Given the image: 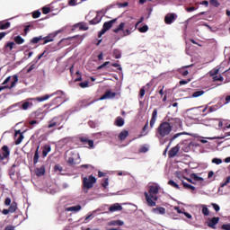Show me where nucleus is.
<instances>
[{
	"mask_svg": "<svg viewBox=\"0 0 230 230\" xmlns=\"http://www.w3.org/2000/svg\"><path fill=\"white\" fill-rule=\"evenodd\" d=\"M53 96H55V93L45 94L41 97L29 98L23 101L22 102L18 103V106L22 111H28V109H31V107H33V102H46V100H49V98H53Z\"/></svg>",
	"mask_w": 230,
	"mask_h": 230,
	"instance_id": "nucleus-1",
	"label": "nucleus"
},
{
	"mask_svg": "<svg viewBox=\"0 0 230 230\" xmlns=\"http://www.w3.org/2000/svg\"><path fill=\"white\" fill-rule=\"evenodd\" d=\"M157 193H159V187L154 185L149 186V194L148 192L144 193L147 206L150 208L155 207V202L158 199Z\"/></svg>",
	"mask_w": 230,
	"mask_h": 230,
	"instance_id": "nucleus-2",
	"label": "nucleus"
},
{
	"mask_svg": "<svg viewBox=\"0 0 230 230\" xmlns=\"http://www.w3.org/2000/svg\"><path fill=\"white\" fill-rule=\"evenodd\" d=\"M171 132H172V126H170L168 122L164 121L156 128L155 136L159 139H163V137H166V136H170Z\"/></svg>",
	"mask_w": 230,
	"mask_h": 230,
	"instance_id": "nucleus-3",
	"label": "nucleus"
},
{
	"mask_svg": "<svg viewBox=\"0 0 230 230\" xmlns=\"http://www.w3.org/2000/svg\"><path fill=\"white\" fill-rule=\"evenodd\" d=\"M96 184V177L89 175L88 177L83 178V190L84 193H89V190Z\"/></svg>",
	"mask_w": 230,
	"mask_h": 230,
	"instance_id": "nucleus-4",
	"label": "nucleus"
},
{
	"mask_svg": "<svg viewBox=\"0 0 230 230\" xmlns=\"http://www.w3.org/2000/svg\"><path fill=\"white\" fill-rule=\"evenodd\" d=\"M12 80V76L6 77V79L2 83V86H0V93L4 91V89H13L15 85H17V82H19V76L17 75H13V82L11 85H6Z\"/></svg>",
	"mask_w": 230,
	"mask_h": 230,
	"instance_id": "nucleus-5",
	"label": "nucleus"
},
{
	"mask_svg": "<svg viewBox=\"0 0 230 230\" xmlns=\"http://www.w3.org/2000/svg\"><path fill=\"white\" fill-rule=\"evenodd\" d=\"M62 123H64V117H54L51 120H49L48 128H55V127H58V130H62V128H64V126H60Z\"/></svg>",
	"mask_w": 230,
	"mask_h": 230,
	"instance_id": "nucleus-6",
	"label": "nucleus"
},
{
	"mask_svg": "<svg viewBox=\"0 0 230 230\" xmlns=\"http://www.w3.org/2000/svg\"><path fill=\"white\" fill-rule=\"evenodd\" d=\"M125 28H128V30H133V31H136L134 22H120L119 25L113 30V32L119 33V31H123Z\"/></svg>",
	"mask_w": 230,
	"mask_h": 230,
	"instance_id": "nucleus-7",
	"label": "nucleus"
},
{
	"mask_svg": "<svg viewBox=\"0 0 230 230\" xmlns=\"http://www.w3.org/2000/svg\"><path fill=\"white\" fill-rule=\"evenodd\" d=\"M111 66L112 67H116L117 71H123L121 65H119L118 63H111V61L104 62L102 65L97 66V69H98V71H100L101 69H109V67H111Z\"/></svg>",
	"mask_w": 230,
	"mask_h": 230,
	"instance_id": "nucleus-8",
	"label": "nucleus"
},
{
	"mask_svg": "<svg viewBox=\"0 0 230 230\" xmlns=\"http://www.w3.org/2000/svg\"><path fill=\"white\" fill-rule=\"evenodd\" d=\"M166 123H168V125H170L171 129L179 128V127H182V121H181V119H179V118L168 119Z\"/></svg>",
	"mask_w": 230,
	"mask_h": 230,
	"instance_id": "nucleus-9",
	"label": "nucleus"
},
{
	"mask_svg": "<svg viewBox=\"0 0 230 230\" xmlns=\"http://www.w3.org/2000/svg\"><path fill=\"white\" fill-rule=\"evenodd\" d=\"M54 96L58 95L55 99L51 101V105H56V107H60L62 103V94H64V92L62 91H57L56 93H53Z\"/></svg>",
	"mask_w": 230,
	"mask_h": 230,
	"instance_id": "nucleus-10",
	"label": "nucleus"
},
{
	"mask_svg": "<svg viewBox=\"0 0 230 230\" xmlns=\"http://www.w3.org/2000/svg\"><path fill=\"white\" fill-rule=\"evenodd\" d=\"M175 21H177V15L175 13H169L164 17L165 24H172V22Z\"/></svg>",
	"mask_w": 230,
	"mask_h": 230,
	"instance_id": "nucleus-11",
	"label": "nucleus"
},
{
	"mask_svg": "<svg viewBox=\"0 0 230 230\" xmlns=\"http://www.w3.org/2000/svg\"><path fill=\"white\" fill-rule=\"evenodd\" d=\"M10 157V149L8 146H4L2 147V155L0 154V161H4V159H8Z\"/></svg>",
	"mask_w": 230,
	"mask_h": 230,
	"instance_id": "nucleus-12",
	"label": "nucleus"
},
{
	"mask_svg": "<svg viewBox=\"0 0 230 230\" xmlns=\"http://www.w3.org/2000/svg\"><path fill=\"white\" fill-rule=\"evenodd\" d=\"M218 222H220V217L208 218V226L210 227V229H217V224H218Z\"/></svg>",
	"mask_w": 230,
	"mask_h": 230,
	"instance_id": "nucleus-13",
	"label": "nucleus"
},
{
	"mask_svg": "<svg viewBox=\"0 0 230 230\" xmlns=\"http://www.w3.org/2000/svg\"><path fill=\"white\" fill-rule=\"evenodd\" d=\"M14 137H16L15 145H21V143H22V139H24V135H22L21 129H19L15 131Z\"/></svg>",
	"mask_w": 230,
	"mask_h": 230,
	"instance_id": "nucleus-14",
	"label": "nucleus"
},
{
	"mask_svg": "<svg viewBox=\"0 0 230 230\" xmlns=\"http://www.w3.org/2000/svg\"><path fill=\"white\" fill-rule=\"evenodd\" d=\"M111 98H116V93H112L111 90H108L101 96L100 100H110Z\"/></svg>",
	"mask_w": 230,
	"mask_h": 230,
	"instance_id": "nucleus-15",
	"label": "nucleus"
},
{
	"mask_svg": "<svg viewBox=\"0 0 230 230\" xmlns=\"http://www.w3.org/2000/svg\"><path fill=\"white\" fill-rule=\"evenodd\" d=\"M79 141H81V143H83L84 145H88L90 148L94 147V141L90 140L89 138H87V137H81L79 138Z\"/></svg>",
	"mask_w": 230,
	"mask_h": 230,
	"instance_id": "nucleus-16",
	"label": "nucleus"
},
{
	"mask_svg": "<svg viewBox=\"0 0 230 230\" xmlns=\"http://www.w3.org/2000/svg\"><path fill=\"white\" fill-rule=\"evenodd\" d=\"M118 21V18L112 19L109 22H106L103 23L102 28L104 30H106V31H109V30H111V28H112V26L115 24V22Z\"/></svg>",
	"mask_w": 230,
	"mask_h": 230,
	"instance_id": "nucleus-17",
	"label": "nucleus"
},
{
	"mask_svg": "<svg viewBox=\"0 0 230 230\" xmlns=\"http://www.w3.org/2000/svg\"><path fill=\"white\" fill-rule=\"evenodd\" d=\"M157 121V109H155L153 111L151 119H150V128H154V125H155V122Z\"/></svg>",
	"mask_w": 230,
	"mask_h": 230,
	"instance_id": "nucleus-18",
	"label": "nucleus"
},
{
	"mask_svg": "<svg viewBox=\"0 0 230 230\" xmlns=\"http://www.w3.org/2000/svg\"><path fill=\"white\" fill-rule=\"evenodd\" d=\"M179 150H181V146H179V145H177L176 146L170 149V151L168 153V156L175 157V155H177V154H179Z\"/></svg>",
	"mask_w": 230,
	"mask_h": 230,
	"instance_id": "nucleus-19",
	"label": "nucleus"
},
{
	"mask_svg": "<svg viewBox=\"0 0 230 230\" xmlns=\"http://www.w3.org/2000/svg\"><path fill=\"white\" fill-rule=\"evenodd\" d=\"M121 209H123V207L119 203H115L110 207L109 211H111V213H114V211H121Z\"/></svg>",
	"mask_w": 230,
	"mask_h": 230,
	"instance_id": "nucleus-20",
	"label": "nucleus"
},
{
	"mask_svg": "<svg viewBox=\"0 0 230 230\" xmlns=\"http://www.w3.org/2000/svg\"><path fill=\"white\" fill-rule=\"evenodd\" d=\"M148 132H150V130H148V120H146L145 126L142 128L141 134L138 135V137H143L144 136H148Z\"/></svg>",
	"mask_w": 230,
	"mask_h": 230,
	"instance_id": "nucleus-21",
	"label": "nucleus"
},
{
	"mask_svg": "<svg viewBox=\"0 0 230 230\" xmlns=\"http://www.w3.org/2000/svg\"><path fill=\"white\" fill-rule=\"evenodd\" d=\"M153 213H155V215H166V208L163 207H158L153 208Z\"/></svg>",
	"mask_w": 230,
	"mask_h": 230,
	"instance_id": "nucleus-22",
	"label": "nucleus"
},
{
	"mask_svg": "<svg viewBox=\"0 0 230 230\" xmlns=\"http://www.w3.org/2000/svg\"><path fill=\"white\" fill-rule=\"evenodd\" d=\"M49 152H51V146L45 145L42 147V157H48V154H49Z\"/></svg>",
	"mask_w": 230,
	"mask_h": 230,
	"instance_id": "nucleus-23",
	"label": "nucleus"
},
{
	"mask_svg": "<svg viewBox=\"0 0 230 230\" xmlns=\"http://www.w3.org/2000/svg\"><path fill=\"white\" fill-rule=\"evenodd\" d=\"M80 163V157L77 156V158L69 157L67 160V164H70V166H75V164H78Z\"/></svg>",
	"mask_w": 230,
	"mask_h": 230,
	"instance_id": "nucleus-24",
	"label": "nucleus"
},
{
	"mask_svg": "<svg viewBox=\"0 0 230 230\" xmlns=\"http://www.w3.org/2000/svg\"><path fill=\"white\" fill-rule=\"evenodd\" d=\"M40 148V146H38L37 148H36V151L34 153L33 164H37V163H39V159H40V155L39 153Z\"/></svg>",
	"mask_w": 230,
	"mask_h": 230,
	"instance_id": "nucleus-25",
	"label": "nucleus"
},
{
	"mask_svg": "<svg viewBox=\"0 0 230 230\" xmlns=\"http://www.w3.org/2000/svg\"><path fill=\"white\" fill-rule=\"evenodd\" d=\"M74 28H78L80 31H87V30H89V27L87 26V24L82 23V22L75 24Z\"/></svg>",
	"mask_w": 230,
	"mask_h": 230,
	"instance_id": "nucleus-26",
	"label": "nucleus"
},
{
	"mask_svg": "<svg viewBox=\"0 0 230 230\" xmlns=\"http://www.w3.org/2000/svg\"><path fill=\"white\" fill-rule=\"evenodd\" d=\"M126 137H128V130L123 129L119 134V139L120 141H125Z\"/></svg>",
	"mask_w": 230,
	"mask_h": 230,
	"instance_id": "nucleus-27",
	"label": "nucleus"
},
{
	"mask_svg": "<svg viewBox=\"0 0 230 230\" xmlns=\"http://www.w3.org/2000/svg\"><path fill=\"white\" fill-rule=\"evenodd\" d=\"M45 173H46V168L44 166H41L36 169V175L38 177H42V175H45Z\"/></svg>",
	"mask_w": 230,
	"mask_h": 230,
	"instance_id": "nucleus-28",
	"label": "nucleus"
},
{
	"mask_svg": "<svg viewBox=\"0 0 230 230\" xmlns=\"http://www.w3.org/2000/svg\"><path fill=\"white\" fill-rule=\"evenodd\" d=\"M115 125L117 127H123V125H125V119L121 117H117L115 119Z\"/></svg>",
	"mask_w": 230,
	"mask_h": 230,
	"instance_id": "nucleus-29",
	"label": "nucleus"
},
{
	"mask_svg": "<svg viewBox=\"0 0 230 230\" xmlns=\"http://www.w3.org/2000/svg\"><path fill=\"white\" fill-rule=\"evenodd\" d=\"M80 209H82V206L80 205H76V206H73V207H68L66 208V211H80Z\"/></svg>",
	"mask_w": 230,
	"mask_h": 230,
	"instance_id": "nucleus-30",
	"label": "nucleus"
},
{
	"mask_svg": "<svg viewBox=\"0 0 230 230\" xmlns=\"http://www.w3.org/2000/svg\"><path fill=\"white\" fill-rule=\"evenodd\" d=\"M10 213H15L17 211V202L13 201L9 207Z\"/></svg>",
	"mask_w": 230,
	"mask_h": 230,
	"instance_id": "nucleus-31",
	"label": "nucleus"
},
{
	"mask_svg": "<svg viewBox=\"0 0 230 230\" xmlns=\"http://www.w3.org/2000/svg\"><path fill=\"white\" fill-rule=\"evenodd\" d=\"M181 184H182L183 188H185V190H191L192 191H195V190H196L195 186L190 185L185 181H182Z\"/></svg>",
	"mask_w": 230,
	"mask_h": 230,
	"instance_id": "nucleus-32",
	"label": "nucleus"
},
{
	"mask_svg": "<svg viewBox=\"0 0 230 230\" xmlns=\"http://www.w3.org/2000/svg\"><path fill=\"white\" fill-rule=\"evenodd\" d=\"M10 26H11L10 22H0V30H8Z\"/></svg>",
	"mask_w": 230,
	"mask_h": 230,
	"instance_id": "nucleus-33",
	"label": "nucleus"
},
{
	"mask_svg": "<svg viewBox=\"0 0 230 230\" xmlns=\"http://www.w3.org/2000/svg\"><path fill=\"white\" fill-rule=\"evenodd\" d=\"M14 42L18 45L24 44V39H22V37L18 35L14 37Z\"/></svg>",
	"mask_w": 230,
	"mask_h": 230,
	"instance_id": "nucleus-34",
	"label": "nucleus"
},
{
	"mask_svg": "<svg viewBox=\"0 0 230 230\" xmlns=\"http://www.w3.org/2000/svg\"><path fill=\"white\" fill-rule=\"evenodd\" d=\"M218 73H220V68H218V66H217L209 72V75L217 76V75H218Z\"/></svg>",
	"mask_w": 230,
	"mask_h": 230,
	"instance_id": "nucleus-35",
	"label": "nucleus"
},
{
	"mask_svg": "<svg viewBox=\"0 0 230 230\" xmlns=\"http://www.w3.org/2000/svg\"><path fill=\"white\" fill-rule=\"evenodd\" d=\"M187 133L186 132H181V133H177L175 134L174 136H172L171 138H170V143H172V141H175V139H177V137H180V136H184L186 135Z\"/></svg>",
	"mask_w": 230,
	"mask_h": 230,
	"instance_id": "nucleus-36",
	"label": "nucleus"
},
{
	"mask_svg": "<svg viewBox=\"0 0 230 230\" xmlns=\"http://www.w3.org/2000/svg\"><path fill=\"white\" fill-rule=\"evenodd\" d=\"M43 40L42 36L34 37L32 38V40H31V44H39V42H40V40Z\"/></svg>",
	"mask_w": 230,
	"mask_h": 230,
	"instance_id": "nucleus-37",
	"label": "nucleus"
},
{
	"mask_svg": "<svg viewBox=\"0 0 230 230\" xmlns=\"http://www.w3.org/2000/svg\"><path fill=\"white\" fill-rule=\"evenodd\" d=\"M169 186H172V188H175L176 190H181V187H179V184H177V182H175L172 180H170L168 181Z\"/></svg>",
	"mask_w": 230,
	"mask_h": 230,
	"instance_id": "nucleus-38",
	"label": "nucleus"
},
{
	"mask_svg": "<svg viewBox=\"0 0 230 230\" xmlns=\"http://www.w3.org/2000/svg\"><path fill=\"white\" fill-rule=\"evenodd\" d=\"M102 22V18H100L98 15L93 18V20H91L89 22L90 24H98L99 22Z\"/></svg>",
	"mask_w": 230,
	"mask_h": 230,
	"instance_id": "nucleus-39",
	"label": "nucleus"
},
{
	"mask_svg": "<svg viewBox=\"0 0 230 230\" xmlns=\"http://www.w3.org/2000/svg\"><path fill=\"white\" fill-rule=\"evenodd\" d=\"M209 4H211V6H214L215 8H218V6H220V3L218 2V0H209Z\"/></svg>",
	"mask_w": 230,
	"mask_h": 230,
	"instance_id": "nucleus-40",
	"label": "nucleus"
},
{
	"mask_svg": "<svg viewBox=\"0 0 230 230\" xmlns=\"http://www.w3.org/2000/svg\"><path fill=\"white\" fill-rule=\"evenodd\" d=\"M68 39H70L71 40H76V42L78 44H80V42H82V40H84V38H82V36H74V37H71Z\"/></svg>",
	"mask_w": 230,
	"mask_h": 230,
	"instance_id": "nucleus-41",
	"label": "nucleus"
},
{
	"mask_svg": "<svg viewBox=\"0 0 230 230\" xmlns=\"http://www.w3.org/2000/svg\"><path fill=\"white\" fill-rule=\"evenodd\" d=\"M125 223L121 220H115L110 223V226H123Z\"/></svg>",
	"mask_w": 230,
	"mask_h": 230,
	"instance_id": "nucleus-42",
	"label": "nucleus"
},
{
	"mask_svg": "<svg viewBox=\"0 0 230 230\" xmlns=\"http://www.w3.org/2000/svg\"><path fill=\"white\" fill-rule=\"evenodd\" d=\"M190 178L193 179V181H204V178L199 177V175H197L196 173H191L190 174Z\"/></svg>",
	"mask_w": 230,
	"mask_h": 230,
	"instance_id": "nucleus-43",
	"label": "nucleus"
},
{
	"mask_svg": "<svg viewBox=\"0 0 230 230\" xmlns=\"http://www.w3.org/2000/svg\"><path fill=\"white\" fill-rule=\"evenodd\" d=\"M204 94V91H197L192 93V98H199V96H202Z\"/></svg>",
	"mask_w": 230,
	"mask_h": 230,
	"instance_id": "nucleus-44",
	"label": "nucleus"
},
{
	"mask_svg": "<svg viewBox=\"0 0 230 230\" xmlns=\"http://www.w3.org/2000/svg\"><path fill=\"white\" fill-rule=\"evenodd\" d=\"M123 31V37H128V35L132 34V31H134L132 29H128L122 31Z\"/></svg>",
	"mask_w": 230,
	"mask_h": 230,
	"instance_id": "nucleus-45",
	"label": "nucleus"
},
{
	"mask_svg": "<svg viewBox=\"0 0 230 230\" xmlns=\"http://www.w3.org/2000/svg\"><path fill=\"white\" fill-rule=\"evenodd\" d=\"M158 93L161 95V98L164 96V85L158 86Z\"/></svg>",
	"mask_w": 230,
	"mask_h": 230,
	"instance_id": "nucleus-46",
	"label": "nucleus"
},
{
	"mask_svg": "<svg viewBox=\"0 0 230 230\" xmlns=\"http://www.w3.org/2000/svg\"><path fill=\"white\" fill-rule=\"evenodd\" d=\"M140 33H146L148 31V25H144L138 29Z\"/></svg>",
	"mask_w": 230,
	"mask_h": 230,
	"instance_id": "nucleus-47",
	"label": "nucleus"
},
{
	"mask_svg": "<svg viewBox=\"0 0 230 230\" xmlns=\"http://www.w3.org/2000/svg\"><path fill=\"white\" fill-rule=\"evenodd\" d=\"M224 76L222 75H214L213 82H223Z\"/></svg>",
	"mask_w": 230,
	"mask_h": 230,
	"instance_id": "nucleus-48",
	"label": "nucleus"
},
{
	"mask_svg": "<svg viewBox=\"0 0 230 230\" xmlns=\"http://www.w3.org/2000/svg\"><path fill=\"white\" fill-rule=\"evenodd\" d=\"M43 44H48V42H53V37L51 36H47L45 38H43Z\"/></svg>",
	"mask_w": 230,
	"mask_h": 230,
	"instance_id": "nucleus-49",
	"label": "nucleus"
},
{
	"mask_svg": "<svg viewBox=\"0 0 230 230\" xmlns=\"http://www.w3.org/2000/svg\"><path fill=\"white\" fill-rule=\"evenodd\" d=\"M202 213L205 215V217H209V209L208 208V207L203 206Z\"/></svg>",
	"mask_w": 230,
	"mask_h": 230,
	"instance_id": "nucleus-50",
	"label": "nucleus"
},
{
	"mask_svg": "<svg viewBox=\"0 0 230 230\" xmlns=\"http://www.w3.org/2000/svg\"><path fill=\"white\" fill-rule=\"evenodd\" d=\"M113 55H114L115 58H121V52L119 49H115L113 51Z\"/></svg>",
	"mask_w": 230,
	"mask_h": 230,
	"instance_id": "nucleus-51",
	"label": "nucleus"
},
{
	"mask_svg": "<svg viewBox=\"0 0 230 230\" xmlns=\"http://www.w3.org/2000/svg\"><path fill=\"white\" fill-rule=\"evenodd\" d=\"M75 75L77 77L75 79V82H82V74H80V71H76Z\"/></svg>",
	"mask_w": 230,
	"mask_h": 230,
	"instance_id": "nucleus-52",
	"label": "nucleus"
},
{
	"mask_svg": "<svg viewBox=\"0 0 230 230\" xmlns=\"http://www.w3.org/2000/svg\"><path fill=\"white\" fill-rule=\"evenodd\" d=\"M79 86H81L82 89H85L86 87H89V81L80 83Z\"/></svg>",
	"mask_w": 230,
	"mask_h": 230,
	"instance_id": "nucleus-53",
	"label": "nucleus"
},
{
	"mask_svg": "<svg viewBox=\"0 0 230 230\" xmlns=\"http://www.w3.org/2000/svg\"><path fill=\"white\" fill-rule=\"evenodd\" d=\"M32 17L33 19H39V17H40V11H34L32 13Z\"/></svg>",
	"mask_w": 230,
	"mask_h": 230,
	"instance_id": "nucleus-54",
	"label": "nucleus"
},
{
	"mask_svg": "<svg viewBox=\"0 0 230 230\" xmlns=\"http://www.w3.org/2000/svg\"><path fill=\"white\" fill-rule=\"evenodd\" d=\"M212 163L214 164H222V159H220V158H213L212 159Z\"/></svg>",
	"mask_w": 230,
	"mask_h": 230,
	"instance_id": "nucleus-55",
	"label": "nucleus"
},
{
	"mask_svg": "<svg viewBox=\"0 0 230 230\" xmlns=\"http://www.w3.org/2000/svg\"><path fill=\"white\" fill-rule=\"evenodd\" d=\"M49 12H51V8H49V7L42 8V13H44V15H48V13H49Z\"/></svg>",
	"mask_w": 230,
	"mask_h": 230,
	"instance_id": "nucleus-56",
	"label": "nucleus"
},
{
	"mask_svg": "<svg viewBox=\"0 0 230 230\" xmlns=\"http://www.w3.org/2000/svg\"><path fill=\"white\" fill-rule=\"evenodd\" d=\"M218 111V105H214V106H211L209 109H208V112H215Z\"/></svg>",
	"mask_w": 230,
	"mask_h": 230,
	"instance_id": "nucleus-57",
	"label": "nucleus"
},
{
	"mask_svg": "<svg viewBox=\"0 0 230 230\" xmlns=\"http://www.w3.org/2000/svg\"><path fill=\"white\" fill-rule=\"evenodd\" d=\"M211 206H212V208H214V209L217 213H218V211H220V206H218L217 204L212 203Z\"/></svg>",
	"mask_w": 230,
	"mask_h": 230,
	"instance_id": "nucleus-58",
	"label": "nucleus"
},
{
	"mask_svg": "<svg viewBox=\"0 0 230 230\" xmlns=\"http://www.w3.org/2000/svg\"><path fill=\"white\" fill-rule=\"evenodd\" d=\"M13 46H15V43L14 42H8L6 45H5V48H9L10 50L13 49Z\"/></svg>",
	"mask_w": 230,
	"mask_h": 230,
	"instance_id": "nucleus-59",
	"label": "nucleus"
},
{
	"mask_svg": "<svg viewBox=\"0 0 230 230\" xmlns=\"http://www.w3.org/2000/svg\"><path fill=\"white\" fill-rule=\"evenodd\" d=\"M185 10H186V12H188L190 13L191 12H195V10H197V7H195V6L186 7Z\"/></svg>",
	"mask_w": 230,
	"mask_h": 230,
	"instance_id": "nucleus-60",
	"label": "nucleus"
},
{
	"mask_svg": "<svg viewBox=\"0 0 230 230\" xmlns=\"http://www.w3.org/2000/svg\"><path fill=\"white\" fill-rule=\"evenodd\" d=\"M54 170H55V172H62V170H64V169L62 168V166H60V164H56L54 166Z\"/></svg>",
	"mask_w": 230,
	"mask_h": 230,
	"instance_id": "nucleus-61",
	"label": "nucleus"
},
{
	"mask_svg": "<svg viewBox=\"0 0 230 230\" xmlns=\"http://www.w3.org/2000/svg\"><path fill=\"white\" fill-rule=\"evenodd\" d=\"M230 182V176L226 177V180L224 183H221V188H224V186H227Z\"/></svg>",
	"mask_w": 230,
	"mask_h": 230,
	"instance_id": "nucleus-62",
	"label": "nucleus"
},
{
	"mask_svg": "<svg viewBox=\"0 0 230 230\" xmlns=\"http://www.w3.org/2000/svg\"><path fill=\"white\" fill-rule=\"evenodd\" d=\"M76 1H78V0H69L68 5L69 6H76Z\"/></svg>",
	"mask_w": 230,
	"mask_h": 230,
	"instance_id": "nucleus-63",
	"label": "nucleus"
},
{
	"mask_svg": "<svg viewBox=\"0 0 230 230\" xmlns=\"http://www.w3.org/2000/svg\"><path fill=\"white\" fill-rule=\"evenodd\" d=\"M221 228H222L223 230H230V225H229V224L223 225V226H221Z\"/></svg>",
	"mask_w": 230,
	"mask_h": 230,
	"instance_id": "nucleus-64",
	"label": "nucleus"
}]
</instances>
